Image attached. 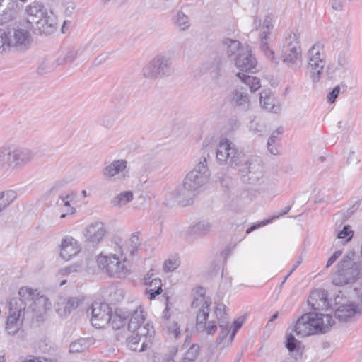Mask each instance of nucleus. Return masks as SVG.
<instances>
[{"label":"nucleus","instance_id":"nucleus-20","mask_svg":"<svg viewBox=\"0 0 362 362\" xmlns=\"http://www.w3.org/2000/svg\"><path fill=\"white\" fill-rule=\"evenodd\" d=\"M9 34V48L13 47L17 50L26 49L30 43V36L27 30L23 29L15 30Z\"/></svg>","mask_w":362,"mask_h":362},{"label":"nucleus","instance_id":"nucleus-53","mask_svg":"<svg viewBox=\"0 0 362 362\" xmlns=\"http://www.w3.org/2000/svg\"><path fill=\"white\" fill-rule=\"evenodd\" d=\"M78 55L76 49L69 50L64 57V62H72Z\"/></svg>","mask_w":362,"mask_h":362},{"label":"nucleus","instance_id":"nucleus-48","mask_svg":"<svg viewBox=\"0 0 362 362\" xmlns=\"http://www.w3.org/2000/svg\"><path fill=\"white\" fill-rule=\"evenodd\" d=\"M65 305L64 298H60L55 304L56 312L62 317H66L69 315L68 311L65 310Z\"/></svg>","mask_w":362,"mask_h":362},{"label":"nucleus","instance_id":"nucleus-34","mask_svg":"<svg viewBox=\"0 0 362 362\" xmlns=\"http://www.w3.org/2000/svg\"><path fill=\"white\" fill-rule=\"evenodd\" d=\"M133 199V194L130 191H125L115 196L111 204L115 207H122Z\"/></svg>","mask_w":362,"mask_h":362},{"label":"nucleus","instance_id":"nucleus-59","mask_svg":"<svg viewBox=\"0 0 362 362\" xmlns=\"http://www.w3.org/2000/svg\"><path fill=\"white\" fill-rule=\"evenodd\" d=\"M267 148L270 153L272 155H278L279 153V149L276 146V144H273V142H267Z\"/></svg>","mask_w":362,"mask_h":362},{"label":"nucleus","instance_id":"nucleus-43","mask_svg":"<svg viewBox=\"0 0 362 362\" xmlns=\"http://www.w3.org/2000/svg\"><path fill=\"white\" fill-rule=\"evenodd\" d=\"M354 235V231L349 225L344 226L343 229L338 233L337 238L344 240V243L349 242Z\"/></svg>","mask_w":362,"mask_h":362},{"label":"nucleus","instance_id":"nucleus-23","mask_svg":"<svg viewBox=\"0 0 362 362\" xmlns=\"http://www.w3.org/2000/svg\"><path fill=\"white\" fill-rule=\"evenodd\" d=\"M308 305L314 310H324L329 306L327 291L322 289L313 291L308 298Z\"/></svg>","mask_w":362,"mask_h":362},{"label":"nucleus","instance_id":"nucleus-64","mask_svg":"<svg viewBox=\"0 0 362 362\" xmlns=\"http://www.w3.org/2000/svg\"><path fill=\"white\" fill-rule=\"evenodd\" d=\"M356 296L358 300L361 303L362 306V281L358 287L355 288Z\"/></svg>","mask_w":362,"mask_h":362},{"label":"nucleus","instance_id":"nucleus-42","mask_svg":"<svg viewBox=\"0 0 362 362\" xmlns=\"http://www.w3.org/2000/svg\"><path fill=\"white\" fill-rule=\"evenodd\" d=\"M65 305V310L70 314L73 310L76 309L79 304L82 302L81 299L76 297H71L69 298H64Z\"/></svg>","mask_w":362,"mask_h":362},{"label":"nucleus","instance_id":"nucleus-29","mask_svg":"<svg viewBox=\"0 0 362 362\" xmlns=\"http://www.w3.org/2000/svg\"><path fill=\"white\" fill-rule=\"evenodd\" d=\"M232 102L236 106L247 110L250 107V99L246 92L241 89L235 90L233 92Z\"/></svg>","mask_w":362,"mask_h":362},{"label":"nucleus","instance_id":"nucleus-56","mask_svg":"<svg viewBox=\"0 0 362 362\" xmlns=\"http://www.w3.org/2000/svg\"><path fill=\"white\" fill-rule=\"evenodd\" d=\"M60 199L62 200V202L64 204V206L67 208V214H73L75 212V209L73 207H71L69 202H70V197L69 195H66L65 197H60Z\"/></svg>","mask_w":362,"mask_h":362},{"label":"nucleus","instance_id":"nucleus-44","mask_svg":"<svg viewBox=\"0 0 362 362\" xmlns=\"http://www.w3.org/2000/svg\"><path fill=\"white\" fill-rule=\"evenodd\" d=\"M226 306L223 303H219L216 305L214 310V313L218 319V324L221 321H228L226 316Z\"/></svg>","mask_w":362,"mask_h":362},{"label":"nucleus","instance_id":"nucleus-4","mask_svg":"<svg viewBox=\"0 0 362 362\" xmlns=\"http://www.w3.org/2000/svg\"><path fill=\"white\" fill-rule=\"evenodd\" d=\"M173 72L171 58L163 54L155 56L142 68V76L153 81L167 78Z\"/></svg>","mask_w":362,"mask_h":362},{"label":"nucleus","instance_id":"nucleus-22","mask_svg":"<svg viewBox=\"0 0 362 362\" xmlns=\"http://www.w3.org/2000/svg\"><path fill=\"white\" fill-rule=\"evenodd\" d=\"M362 313V306L351 303L339 306L334 313V317L341 322H346L352 320L356 315Z\"/></svg>","mask_w":362,"mask_h":362},{"label":"nucleus","instance_id":"nucleus-6","mask_svg":"<svg viewBox=\"0 0 362 362\" xmlns=\"http://www.w3.org/2000/svg\"><path fill=\"white\" fill-rule=\"evenodd\" d=\"M211 300L202 293L195 297L192 303V308L197 309L196 317V329L199 332H206L207 334L213 335L217 330L214 322L206 320L209 315Z\"/></svg>","mask_w":362,"mask_h":362},{"label":"nucleus","instance_id":"nucleus-9","mask_svg":"<svg viewBox=\"0 0 362 362\" xmlns=\"http://www.w3.org/2000/svg\"><path fill=\"white\" fill-rule=\"evenodd\" d=\"M308 69L313 82H318L325 66V54L322 44L317 42L308 50Z\"/></svg>","mask_w":362,"mask_h":362},{"label":"nucleus","instance_id":"nucleus-40","mask_svg":"<svg viewBox=\"0 0 362 362\" xmlns=\"http://www.w3.org/2000/svg\"><path fill=\"white\" fill-rule=\"evenodd\" d=\"M0 8L16 15L18 11V0H1Z\"/></svg>","mask_w":362,"mask_h":362},{"label":"nucleus","instance_id":"nucleus-47","mask_svg":"<svg viewBox=\"0 0 362 362\" xmlns=\"http://www.w3.org/2000/svg\"><path fill=\"white\" fill-rule=\"evenodd\" d=\"M347 163L355 168L361 169L362 168L361 160L354 151L349 152L347 157Z\"/></svg>","mask_w":362,"mask_h":362},{"label":"nucleus","instance_id":"nucleus-35","mask_svg":"<svg viewBox=\"0 0 362 362\" xmlns=\"http://www.w3.org/2000/svg\"><path fill=\"white\" fill-rule=\"evenodd\" d=\"M148 285L149 286V288L146 291V294L148 296L150 300L154 299L156 296L161 293L163 289L161 280L160 279L155 278L152 279Z\"/></svg>","mask_w":362,"mask_h":362},{"label":"nucleus","instance_id":"nucleus-41","mask_svg":"<svg viewBox=\"0 0 362 362\" xmlns=\"http://www.w3.org/2000/svg\"><path fill=\"white\" fill-rule=\"evenodd\" d=\"M199 353V346L193 344L185 354L182 358L184 362H194Z\"/></svg>","mask_w":362,"mask_h":362},{"label":"nucleus","instance_id":"nucleus-63","mask_svg":"<svg viewBox=\"0 0 362 362\" xmlns=\"http://www.w3.org/2000/svg\"><path fill=\"white\" fill-rule=\"evenodd\" d=\"M7 165V153L0 150V169L4 168Z\"/></svg>","mask_w":362,"mask_h":362},{"label":"nucleus","instance_id":"nucleus-58","mask_svg":"<svg viewBox=\"0 0 362 362\" xmlns=\"http://www.w3.org/2000/svg\"><path fill=\"white\" fill-rule=\"evenodd\" d=\"M168 332H172L174 334V337L177 339L180 334L178 325L176 322H173L171 325L168 327Z\"/></svg>","mask_w":362,"mask_h":362},{"label":"nucleus","instance_id":"nucleus-3","mask_svg":"<svg viewBox=\"0 0 362 362\" xmlns=\"http://www.w3.org/2000/svg\"><path fill=\"white\" fill-rule=\"evenodd\" d=\"M334 324L332 317L320 313H308L298 319L293 329L296 334L305 337L318 333H325Z\"/></svg>","mask_w":362,"mask_h":362},{"label":"nucleus","instance_id":"nucleus-5","mask_svg":"<svg viewBox=\"0 0 362 362\" xmlns=\"http://www.w3.org/2000/svg\"><path fill=\"white\" fill-rule=\"evenodd\" d=\"M235 66L240 70L236 76L247 85L251 92L257 90L261 85L258 78L245 73H254L256 70L257 60L248 49L234 61Z\"/></svg>","mask_w":362,"mask_h":362},{"label":"nucleus","instance_id":"nucleus-8","mask_svg":"<svg viewBox=\"0 0 362 362\" xmlns=\"http://www.w3.org/2000/svg\"><path fill=\"white\" fill-rule=\"evenodd\" d=\"M19 300L23 302L33 301L29 306L31 313L37 314V317H40L50 308L51 303L48 298L44 296H39L37 290H33L31 288L27 286L21 287L18 291Z\"/></svg>","mask_w":362,"mask_h":362},{"label":"nucleus","instance_id":"nucleus-28","mask_svg":"<svg viewBox=\"0 0 362 362\" xmlns=\"http://www.w3.org/2000/svg\"><path fill=\"white\" fill-rule=\"evenodd\" d=\"M127 161L117 160L106 166L103 170V175L108 177H112L119 173L123 172L127 168Z\"/></svg>","mask_w":362,"mask_h":362},{"label":"nucleus","instance_id":"nucleus-18","mask_svg":"<svg viewBox=\"0 0 362 362\" xmlns=\"http://www.w3.org/2000/svg\"><path fill=\"white\" fill-rule=\"evenodd\" d=\"M106 233L104 223L96 221L87 226L84 235L86 237V242L94 246L99 244L103 240Z\"/></svg>","mask_w":362,"mask_h":362},{"label":"nucleus","instance_id":"nucleus-32","mask_svg":"<svg viewBox=\"0 0 362 362\" xmlns=\"http://www.w3.org/2000/svg\"><path fill=\"white\" fill-rule=\"evenodd\" d=\"M286 347L290 352L296 353V358H297L298 356H301L303 351V347L300 341L296 339L291 334L287 337Z\"/></svg>","mask_w":362,"mask_h":362},{"label":"nucleus","instance_id":"nucleus-27","mask_svg":"<svg viewBox=\"0 0 362 362\" xmlns=\"http://www.w3.org/2000/svg\"><path fill=\"white\" fill-rule=\"evenodd\" d=\"M49 11L45 7L44 4L37 0L32 2L26 8V13L28 16L27 22L30 25L40 17L45 15V13H47Z\"/></svg>","mask_w":362,"mask_h":362},{"label":"nucleus","instance_id":"nucleus-15","mask_svg":"<svg viewBox=\"0 0 362 362\" xmlns=\"http://www.w3.org/2000/svg\"><path fill=\"white\" fill-rule=\"evenodd\" d=\"M141 244V240L137 234H132L128 240H123L120 238L115 242L114 250L119 255L127 260L128 256H134L138 251Z\"/></svg>","mask_w":362,"mask_h":362},{"label":"nucleus","instance_id":"nucleus-17","mask_svg":"<svg viewBox=\"0 0 362 362\" xmlns=\"http://www.w3.org/2000/svg\"><path fill=\"white\" fill-rule=\"evenodd\" d=\"M273 28L272 18L267 16L263 22L262 31L260 33V48L264 55L273 63L278 64L279 61L274 56V52L268 45L269 30Z\"/></svg>","mask_w":362,"mask_h":362},{"label":"nucleus","instance_id":"nucleus-2","mask_svg":"<svg viewBox=\"0 0 362 362\" xmlns=\"http://www.w3.org/2000/svg\"><path fill=\"white\" fill-rule=\"evenodd\" d=\"M199 163L189 173L187 174L182 189L177 193L179 201H188L194 197V192L204 185L209 179L210 170L208 168L207 160L214 154V147L209 141H204L203 147L199 151Z\"/></svg>","mask_w":362,"mask_h":362},{"label":"nucleus","instance_id":"nucleus-11","mask_svg":"<svg viewBox=\"0 0 362 362\" xmlns=\"http://www.w3.org/2000/svg\"><path fill=\"white\" fill-rule=\"evenodd\" d=\"M35 158L33 149L26 146L9 148L7 152V165L12 169H21Z\"/></svg>","mask_w":362,"mask_h":362},{"label":"nucleus","instance_id":"nucleus-52","mask_svg":"<svg viewBox=\"0 0 362 362\" xmlns=\"http://www.w3.org/2000/svg\"><path fill=\"white\" fill-rule=\"evenodd\" d=\"M219 325V327L221 329L219 338L223 340L224 338H226L230 332L229 328V321H221Z\"/></svg>","mask_w":362,"mask_h":362},{"label":"nucleus","instance_id":"nucleus-19","mask_svg":"<svg viewBox=\"0 0 362 362\" xmlns=\"http://www.w3.org/2000/svg\"><path fill=\"white\" fill-rule=\"evenodd\" d=\"M25 302L21 301L17 297L13 298L10 300L8 303V309L9 314L16 315V317H21L22 320L27 317L28 319L36 318L38 319L37 314H35L34 313H31L30 309L29 308L25 309Z\"/></svg>","mask_w":362,"mask_h":362},{"label":"nucleus","instance_id":"nucleus-10","mask_svg":"<svg viewBox=\"0 0 362 362\" xmlns=\"http://www.w3.org/2000/svg\"><path fill=\"white\" fill-rule=\"evenodd\" d=\"M282 60L289 67L297 69L301 64V49L297 36L293 34L286 39L282 48Z\"/></svg>","mask_w":362,"mask_h":362},{"label":"nucleus","instance_id":"nucleus-50","mask_svg":"<svg viewBox=\"0 0 362 362\" xmlns=\"http://www.w3.org/2000/svg\"><path fill=\"white\" fill-rule=\"evenodd\" d=\"M54 69V64L49 60H44L38 66L37 72L40 74H44L46 72L50 71Z\"/></svg>","mask_w":362,"mask_h":362},{"label":"nucleus","instance_id":"nucleus-61","mask_svg":"<svg viewBox=\"0 0 362 362\" xmlns=\"http://www.w3.org/2000/svg\"><path fill=\"white\" fill-rule=\"evenodd\" d=\"M243 320H241L240 318L236 320L235 322H234V328H233V330L230 334V339L231 340L233 339L234 336L235 335V333L236 332L238 331V329H239L242 325H243Z\"/></svg>","mask_w":362,"mask_h":362},{"label":"nucleus","instance_id":"nucleus-46","mask_svg":"<svg viewBox=\"0 0 362 362\" xmlns=\"http://www.w3.org/2000/svg\"><path fill=\"white\" fill-rule=\"evenodd\" d=\"M91 41L81 44L76 49L79 56L87 55L90 56L94 51V48L91 46Z\"/></svg>","mask_w":362,"mask_h":362},{"label":"nucleus","instance_id":"nucleus-60","mask_svg":"<svg viewBox=\"0 0 362 362\" xmlns=\"http://www.w3.org/2000/svg\"><path fill=\"white\" fill-rule=\"evenodd\" d=\"M107 59V54H101L98 55L95 59L93 60V64L95 66H98L102 64L103 62H105Z\"/></svg>","mask_w":362,"mask_h":362},{"label":"nucleus","instance_id":"nucleus-51","mask_svg":"<svg viewBox=\"0 0 362 362\" xmlns=\"http://www.w3.org/2000/svg\"><path fill=\"white\" fill-rule=\"evenodd\" d=\"M354 256L353 253L348 254L345 255L343 259L339 262L338 265L341 267H354V266H360L352 260V257Z\"/></svg>","mask_w":362,"mask_h":362},{"label":"nucleus","instance_id":"nucleus-39","mask_svg":"<svg viewBox=\"0 0 362 362\" xmlns=\"http://www.w3.org/2000/svg\"><path fill=\"white\" fill-rule=\"evenodd\" d=\"M180 263L179 256L177 255H173L165 261L163 271L165 272H172L180 265Z\"/></svg>","mask_w":362,"mask_h":362},{"label":"nucleus","instance_id":"nucleus-62","mask_svg":"<svg viewBox=\"0 0 362 362\" xmlns=\"http://www.w3.org/2000/svg\"><path fill=\"white\" fill-rule=\"evenodd\" d=\"M359 205H360V203L358 202H356L351 206V207H350L349 209H347V211L345 214V217L346 218L350 217L354 213V211H356L358 209Z\"/></svg>","mask_w":362,"mask_h":362},{"label":"nucleus","instance_id":"nucleus-21","mask_svg":"<svg viewBox=\"0 0 362 362\" xmlns=\"http://www.w3.org/2000/svg\"><path fill=\"white\" fill-rule=\"evenodd\" d=\"M81 250V247L76 240L71 236H65L60 245V256L64 260H69Z\"/></svg>","mask_w":362,"mask_h":362},{"label":"nucleus","instance_id":"nucleus-12","mask_svg":"<svg viewBox=\"0 0 362 362\" xmlns=\"http://www.w3.org/2000/svg\"><path fill=\"white\" fill-rule=\"evenodd\" d=\"M361 268L360 266L341 267L338 265L337 270L333 275V284L339 286L353 284L360 277Z\"/></svg>","mask_w":362,"mask_h":362},{"label":"nucleus","instance_id":"nucleus-57","mask_svg":"<svg viewBox=\"0 0 362 362\" xmlns=\"http://www.w3.org/2000/svg\"><path fill=\"white\" fill-rule=\"evenodd\" d=\"M341 253L342 252L341 250H337V251L334 252V254L327 260V264H326V267L329 268V267H331L337 261V259L339 257V256L341 255Z\"/></svg>","mask_w":362,"mask_h":362},{"label":"nucleus","instance_id":"nucleus-33","mask_svg":"<svg viewBox=\"0 0 362 362\" xmlns=\"http://www.w3.org/2000/svg\"><path fill=\"white\" fill-rule=\"evenodd\" d=\"M16 193L13 190L4 191L0 194V214L16 199Z\"/></svg>","mask_w":362,"mask_h":362},{"label":"nucleus","instance_id":"nucleus-26","mask_svg":"<svg viewBox=\"0 0 362 362\" xmlns=\"http://www.w3.org/2000/svg\"><path fill=\"white\" fill-rule=\"evenodd\" d=\"M259 103L262 108L273 113H279L281 106L275 103V98L270 90H264L259 93Z\"/></svg>","mask_w":362,"mask_h":362},{"label":"nucleus","instance_id":"nucleus-38","mask_svg":"<svg viewBox=\"0 0 362 362\" xmlns=\"http://www.w3.org/2000/svg\"><path fill=\"white\" fill-rule=\"evenodd\" d=\"M175 23L180 30H185L190 26L189 17L180 11H178L175 16Z\"/></svg>","mask_w":362,"mask_h":362},{"label":"nucleus","instance_id":"nucleus-49","mask_svg":"<svg viewBox=\"0 0 362 362\" xmlns=\"http://www.w3.org/2000/svg\"><path fill=\"white\" fill-rule=\"evenodd\" d=\"M16 14L0 8V25H4L11 21L16 18Z\"/></svg>","mask_w":362,"mask_h":362},{"label":"nucleus","instance_id":"nucleus-1","mask_svg":"<svg viewBox=\"0 0 362 362\" xmlns=\"http://www.w3.org/2000/svg\"><path fill=\"white\" fill-rule=\"evenodd\" d=\"M216 160L238 168L243 182L255 183L262 177V166L258 158L247 156L226 138L220 140L216 151Z\"/></svg>","mask_w":362,"mask_h":362},{"label":"nucleus","instance_id":"nucleus-7","mask_svg":"<svg viewBox=\"0 0 362 362\" xmlns=\"http://www.w3.org/2000/svg\"><path fill=\"white\" fill-rule=\"evenodd\" d=\"M96 261L98 265L110 276L124 277L129 273L127 260H124L121 255L119 256L118 252L109 256L99 255Z\"/></svg>","mask_w":362,"mask_h":362},{"label":"nucleus","instance_id":"nucleus-16","mask_svg":"<svg viewBox=\"0 0 362 362\" xmlns=\"http://www.w3.org/2000/svg\"><path fill=\"white\" fill-rule=\"evenodd\" d=\"M139 308L141 309L140 307ZM144 320L145 316L141 310H139L137 308L134 310V312L131 313V317L128 323V329L133 333L138 332L139 334L142 336L153 335L154 331L152 326H150L148 323L142 325L144 322Z\"/></svg>","mask_w":362,"mask_h":362},{"label":"nucleus","instance_id":"nucleus-31","mask_svg":"<svg viewBox=\"0 0 362 362\" xmlns=\"http://www.w3.org/2000/svg\"><path fill=\"white\" fill-rule=\"evenodd\" d=\"M211 228V225L206 221H201L189 228V234L195 238H198L208 233Z\"/></svg>","mask_w":362,"mask_h":362},{"label":"nucleus","instance_id":"nucleus-25","mask_svg":"<svg viewBox=\"0 0 362 362\" xmlns=\"http://www.w3.org/2000/svg\"><path fill=\"white\" fill-rule=\"evenodd\" d=\"M152 335L142 336L139 334L138 332L134 333L132 332L127 339V346L129 348L134 351H143L146 350L148 342L149 340L147 339L151 338Z\"/></svg>","mask_w":362,"mask_h":362},{"label":"nucleus","instance_id":"nucleus-37","mask_svg":"<svg viewBox=\"0 0 362 362\" xmlns=\"http://www.w3.org/2000/svg\"><path fill=\"white\" fill-rule=\"evenodd\" d=\"M20 318V317L9 314L6 323V331L8 334L13 335L19 330L20 325L18 321Z\"/></svg>","mask_w":362,"mask_h":362},{"label":"nucleus","instance_id":"nucleus-54","mask_svg":"<svg viewBox=\"0 0 362 362\" xmlns=\"http://www.w3.org/2000/svg\"><path fill=\"white\" fill-rule=\"evenodd\" d=\"M283 133V127H279L276 131H274L270 137L268 139V142H273V144H276L278 141H279V136Z\"/></svg>","mask_w":362,"mask_h":362},{"label":"nucleus","instance_id":"nucleus-45","mask_svg":"<svg viewBox=\"0 0 362 362\" xmlns=\"http://www.w3.org/2000/svg\"><path fill=\"white\" fill-rule=\"evenodd\" d=\"M9 48V34L4 29H0V53Z\"/></svg>","mask_w":362,"mask_h":362},{"label":"nucleus","instance_id":"nucleus-30","mask_svg":"<svg viewBox=\"0 0 362 362\" xmlns=\"http://www.w3.org/2000/svg\"><path fill=\"white\" fill-rule=\"evenodd\" d=\"M94 343L92 338H81L70 344V352L79 353L87 350Z\"/></svg>","mask_w":362,"mask_h":362},{"label":"nucleus","instance_id":"nucleus-13","mask_svg":"<svg viewBox=\"0 0 362 362\" xmlns=\"http://www.w3.org/2000/svg\"><path fill=\"white\" fill-rule=\"evenodd\" d=\"M36 34L49 35L57 30V17L52 11L45 13V15L40 17L33 22L29 27Z\"/></svg>","mask_w":362,"mask_h":362},{"label":"nucleus","instance_id":"nucleus-14","mask_svg":"<svg viewBox=\"0 0 362 362\" xmlns=\"http://www.w3.org/2000/svg\"><path fill=\"white\" fill-rule=\"evenodd\" d=\"M90 322L96 328H103L111 321L112 310L105 303L94 302L91 305Z\"/></svg>","mask_w":362,"mask_h":362},{"label":"nucleus","instance_id":"nucleus-36","mask_svg":"<svg viewBox=\"0 0 362 362\" xmlns=\"http://www.w3.org/2000/svg\"><path fill=\"white\" fill-rule=\"evenodd\" d=\"M129 317V313L126 315L125 313H116L114 315H111V321L109 324L111 325L112 329H119L120 327L124 326Z\"/></svg>","mask_w":362,"mask_h":362},{"label":"nucleus","instance_id":"nucleus-55","mask_svg":"<svg viewBox=\"0 0 362 362\" xmlns=\"http://www.w3.org/2000/svg\"><path fill=\"white\" fill-rule=\"evenodd\" d=\"M340 86H335L332 90L327 95V100L329 103H332L335 101L336 98L338 97L340 93Z\"/></svg>","mask_w":362,"mask_h":362},{"label":"nucleus","instance_id":"nucleus-24","mask_svg":"<svg viewBox=\"0 0 362 362\" xmlns=\"http://www.w3.org/2000/svg\"><path fill=\"white\" fill-rule=\"evenodd\" d=\"M222 43L226 49L228 57L233 61L237 59L242 54L249 49L248 46L244 45L239 41L230 38H224Z\"/></svg>","mask_w":362,"mask_h":362}]
</instances>
